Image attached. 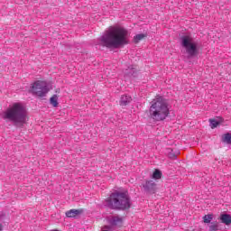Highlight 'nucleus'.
<instances>
[{"mask_svg": "<svg viewBox=\"0 0 231 231\" xmlns=\"http://www.w3.org/2000/svg\"><path fill=\"white\" fill-rule=\"evenodd\" d=\"M65 214L67 217H77V216L82 214V211L79 209H70L67 211Z\"/></svg>", "mask_w": 231, "mask_h": 231, "instance_id": "obj_11", "label": "nucleus"}, {"mask_svg": "<svg viewBox=\"0 0 231 231\" xmlns=\"http://www.w3.org/2000/svg\"><path fill=\"white\" fill-rule=\"evenodd\" d=\"M50 104H51L53 107H58V106H59V96L53 95V96L50 98Z\"/></svg>", "mask_w": 231, "mask_h": 231, "instance_id": "obj_13", "label": "nucleus"}, {"mask_svg": "<svg viewBox=\"0 0 231 231\" xmlns=\"http://www.w3.org/2000/svg\"><path fill=\"white\" fill-rule=\"evenodd\" d=\"M51 89H52L51 84L44 80H37L31 87L32 93L41 97H46Z\"/></svg>", "mask_w": 231, "mask_h": 231, "instance_id": "obj_6", "label": "nucleus"}, {"mask_svg": "<svg viewBox=\"0 0 231 231\" xmlns=\"http://www.w3.org/2000/svg\"><path fill=\"white\" fill-rule=\"evenodd\" d=\"M105 205L113 210H127L131 208V199L127 192L116 191L105 200Z\"/></svg>", "mask_w": 231, "mask_h": 231, "instance_id": "obj_4", "label": "nucleus"}, {"mask_svg": "<svg viewBox=\"0 0 231 231\" xmlns=\"http://www.w3.org/2000/svg\"><path fill=\"white\" fill-rule=\"evenodd\" d=\"M3 120L12 122L17 127H23L28 122V110L23 102L11 104L6 110L2 113Z\"/></svg>", "mask_w": 231, "mask_h": 231, "instance_id": "obj_2", "label": "nucleus"}, {"mask_svg": "<svg viewBox=\"0 0 231 231\" xmlns=\"http://www.w3.org/2000/svg\"><path fill=\"white\" fill-rule=\"evenodd\" d=\"M220 221L221 223H223L224 225H230L231 224V216L228 214H222L220 216Z\"/></svg>", "mask_w": 231, "mask_h": 231, "instance_id": "obj_12", "label": "nucleus"}, {"mask_svg": "<svg viewBox=\"0 0 231 231\" xmlns=\"http://www.w3.org/2000/svg\"><path fill=\"white\" fill-rule=\"evenodd\" d=\"M209 124L211 129H216V127H217V125H219L220 123L217 119H209Z\"/></svg>", "mask_w": 231, "mask_h": 231, "instance_id": "obj_18", "label": "nucleus"}, {"mask_svg": "<svg viewBox=\"0 0 231 231\" xmlns=\"http://www.w3.org/2000/svg\"><path fill=\"white\" fill-rule=\"evenodd\" d=\"M97 44L105 48H114L115 50L129 44V32L120 26H110L102 36L99 37Z\"/></svg>", "mask_w": 231, "mask_h": 231, "instance_id": "obj_1", "label": "nucleus"}, {"mask_svg": "<svg viewBox=\"0 0 231 231\" xmlns=\"http://www.w3.org/2000/svg\"><path fill=\"white\" fill-rule=\"evenodd\" d=\"M212 219H214V215L212 214L205 215L203 217V221L206 224L211 223Z\"/></svg>", "mask_w": 231, "mask_h": 231, "instance_id": "obj_17", "label": "nucleus"}, {"mask_svg": "<svg viewBox=\"0 0 231 231\" xmlns=\"http://www.w3.org/2000/svg\"><path fill=\"white\" fill-rule=\"evenodd\" d=\"M109 223L110 225H112V226H122V223H124V218L122 217H112L109 219Z\"/></svg>", "mask_w": 231, "mask_h": 231, "instance_id": "obj_8", "label": "nucleus"}, {"mask_svg": "<svg viewBox=\"0 0 231 231\" xmlns=\"http://www.w3.org/2000/svg\"><path fill=\"white\" fill-rule=\"evenodd\" d=\"M145 37H147V34H143V33L136 34L135 36H134V44H138V42H140V41H143Z\"/></svg>", "mask_w": 231, "mask_h": 231, "instance_id": "obj_14", "label": "nucleus"}, {"mask_svg": "<svg viewBox=\"0 0 231 231\" xmlns=\"http://www.w3.org/2000/svg\"><path fill=\"white\" fill-rule=\"evenodd\" d=\"M149 118L153 122H163L166 120L169 115H171V109L169 108V103L162 96H156L150 102V107L148 110Z\"/></svg>", "mask_w": 231, "mask_h": 231, "instance_id": "obj_3", "label": "nucleus"}, {"mask_svg": "<svg viewBox=\"0 0 231 231\" xmlns=\"http://www.w3.org/2000/svg\"><path fill=\"white\" fill-rule=\"evenodd\" d=\"M222 142L224 143H228L229 145H231V134H226L222 135Z\"/></svg>", "mask_w": 231, "mask_h": 231, "instance_id": "obj_15", "label": "nucleus"}, {"mask_svg": "<svg viewBox=\"0 0 231 231\" xmlns=\"http://www.w3.org/2000/svg\"><path fill=\"white\" fill-rule=\"evenodd\" d=\"M131 100H133L131 96H129V95H123L121 97V99H120V106H127V104H130Z\"/></svg>", "mask_w": 231, "mask_h": 231, "instance_id": "obj_9", "label": "nucleus"}, {"mask_svg": "<svg viewBox=\"0 0 231 231\" xmlns=\"http://www.w3.org/2000/svg\"><path fill=\"white\" fill-rule=\"evenodd\" d=\"M181 46L186 50V53L189 59L192 57H198L199 50L198 49V42L190 36H182L180 38Z\"/></svg>", "mask_w": 231, "mask_h": 231, "instance_id": "obj_5", "label": "nucleus"}, {"mask_svg": "<svg viewBox=\"0 0 231 231\" xmlns=\"http://www.w3.org/2000/svg\"><path fill=\"white\" fill-rule=\"evenodd\" d=\"M143 189L147 194H155L156 193V182L154 180H145L143 184Z\"/></svg>", "mask_w": 231, "mask_h": 231, "instance_id": "obj_7", "label": "nucleus"}, {"mask_svg": "<svg viewBox=\"0 0 231 231\" xmlns=\"http://www.w3.org/2000/svg\"><path fill=\"white\" fill-rule=\"evenodd\" d=\"M125 77H136V69L134 68L133 66L128 67L125 70Z\"/></svg>", "mask_w": 231, "mask_h": 231, "instance_id": "obj_10", "label": "nucleus"}, {"mask_svg": "<svg viewBox=\"0 0 231 231\" xmlns=\"http://www.w3.org/2000/svg\"><path fill=\"white\" fill-rule=\"evenodd\" d=\"M153 180H161L162 179V171L160 170H155L152 175Z\"/></svg>", "mask_w": 231, "mask_h": 231, "instance_id": "obj_16", "label": "nucleus"}, {"mask_svg": "<svg viewBox=\"0 0 231 231\" xmlns=\"http://www.w3.org/2000/svg\"><path fill=\"white\" fill-rule=\"evenodd\" d=\"M218 228H219V226L217 225V223H212L209 226V230L210 231H217V230H218Z\"/></svg>", "mask_w": 231, "mask_h": 231, "instance_id": "obj_19", "label": "nucleus"}]
</instances>
